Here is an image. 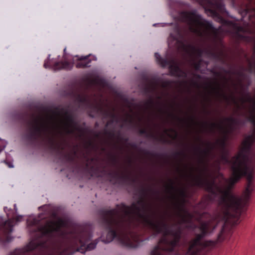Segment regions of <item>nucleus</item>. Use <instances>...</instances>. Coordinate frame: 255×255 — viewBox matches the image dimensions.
I'll list each match as a JSON object with an SVG mask.
<instances>
[{
    "label": "nucleus",
    "mask_w": 255,
    "mask_h": 255,
    "mask_svg": "<svg viewBox=\"0 0 255 255\" xmlns=\"http://www.w3.org/2000/svg\"><path fill=\"white\" fill-rule=\"evenodd\" d=\"M138 133L141 135H145L147 137H150L157 139V137L150 130H148L146 128H140L138 130Z\"/></svg>",
    "instance_id": "24"
},
{
    "label": "nucleus",
    "mask_w": 255,
    "mask_h": 255,
    "mask_svg": "<svg viewBox=\"0 0 255 255\" xmlns=\"http://www.w3.org/2000/svg\"><path fill=\"white\" fill-rule=\"evenodd\" d=\"M115 122H114V121L112 119H110V120L109 121H108V122L106 123V128H107L109 126L113 124Z\"/></svg>",
    "instance_id": "35"
},
{
    "label": "nucleus",
    "mask_w": 255,
    "mask_h": 255,
    "mask_svg": "<svg viewBox=\"0 0 255 255\" xmlns=\"http://www.w3.org/2000/svg\"><path fill=\"white\" fill-rule=\"evenodd\" d=\"M229 132L227 131H224L223 137L220 140H218L216 142V144L219 147L221 152H225L226 151V142L228 138Z\"/></svg>",
    "instance_id": "18"
},
{
    "label": "nucleus",
    "mask_w": 255,
    "mask_h": 255,
    "mask_svg": "<svg viewBox=\"0 0 255 255\" xmlns=\"http://www.w3.org/2000/svg\"><path fill=\"white\" fill-rule=\"evenodd\" d=\"M76 65V67H77V68H80V65L77 64V65Z\"/></svg>",
    "instance_id": "54"
},
{
    "label": "nucleus",
    "mask_w": 255,
    "mask_h": 255,
    "mask_svg": "<svg viewBox=\"0 0 255 255\" xmlns=\"http://www.w3.org/2000/svg\"><path fill=\"white\" fill-rule=\"evenodd\" d=\"M107 86L106 80L96 73H89L84 77L81 76V105L86 100L90 109L91 117H93L94 115L98 114L100 112L103 113L105 118L113 119L119 116L115 113L114 108L112 111L105 110L98 103V96L94 91L95 87L104 88Z\"/></svg>",
    "instance_id": "6"
},
{
    "label": "nucleus",
    "mask_w": 255,
    "mask_h": 255,
    "mask_svg": "<svg viewBox=\"0 0 255 255\" xmlns=\"http://www.w3.org/2000/svg\"><path fill=\"white\" fill-rule=\"evenodd\" d=\"M169 184L166 186L168 193L171 194L172 199L176 200L175 206L176 208L179 206H184L187 196L186 191L183 189H178L174 185V181L169 179Z\"/></svg>",
    "instance_id": "11"
},
{
    "label": "nucleus",
    "mask_w": 255,
    "mask_h": 255,
    "mask_svg": "<svg viewBox=\"0 0 255 255\" xmlns=\"http://www.w3.org/2000/svg\"><path fill=\"white\" fill-rule=\"evenodd\" d=\"M80 132H81V158L82 155V141H83L82 137H83V129H82V128L81 126Z\"/></svg>",
    "instance_id": "33"
},
{
    "label": "nucleus",
    "mask_w": 255,
    "mask_h": 255,
    "mask_svg": "<svg viewBox=\"0 0 255 255\" xmlns=\"http://www.w3.org/2000/svg\"><path fill=\"white\" fill-rule=\"evenodd\" d=\"M216 128H219L223 130V128L221 125L217 124L215 123H212L210 124V130L211 131L214 132L215 129Z\"/></svg>",
    "instance_id": "26"
},
{
    "label": "nucleus",
    "mask_w": 255,
    "mask_h": 255,
    "mask_svg": "<svg viewBox=\"0 0 255 255\" xmlns=\"http://www.w3.org/2000/svg\"><path fill=\"white\" fill-rule=\"evenodd\" d=\"M52 113L54 117L61 118L57 127L50 126L41 117L29 115L27 111L16 112L14 118L26 128L25 136L28 141L33 142L40 137H46L59 162L73 174H78L80 172V148L78 145L69 142L66 136H80V126L68 108H56Z\"/></svg>",
    "instance_id": "2"
},
{
    "label": "nucleus",
    "mask_w": 255,
    "mask_h": 255,
    "mask_svg": "<svg viewBox=\"0 0 255 255\" xmlns=\"http://www.w3.org/2000/svg\"><path fill=\"white\" fill-rule=\"evenodd\" d=\"M154 56L157 60V64H167V61L161 58L159 53L157 52L155 53Z\"/></svg>",
    "instance_id": "25"
},
{
    "label": "nucleus",
    "mask_w": 255,
    "mask_h": 255,
    "mask_svg": "<svg viewBox=\"0 0 255 255\" xmlns=\"http://www.w3.org/2000/svg\"><path fill=\"white\" fill-rule=\"evenodd\" d=\"M114 122L116 123H119L120 122V118L119 117V116H117L116 118H114L113 119H112Z\"/></svg>",
    "instance_id": "37"
},
{
    "label": "nucleus",
    "mask_w": 255,
    "mask_h": 255,
    "mask_svg": "<svg viewBox=\"0 0 255 255\" xmlns=\"http://www.w3.org/2000/svg\"><path fill=\"white\" fill-rule=\"evenodd\" d=\"M101 150H102V151H106V148H105V147H101Z\"/></svg>",
    "instance_id": "48"
},
{
    "label": "nucleus",
    "mask_w": 255,
    "mask_h": 255,
    "mask_svg": "<svg viewBox=\"0 0 255 255\" xmlns=\"http://www.w3.org/2000/svg\"><path fill=\"white\" fill-rule=\"evenodd\" d=\"M90 66V65H82V64H81V68L89 67Z\"/></svg>",
    "instance_id": "40"
},
{
    "label": "nucleus",
    "mask_w": 255,
    "mask_h": 255,
    "mask_svg": "<svg viewBox=\"0 0 255 255\" xmlns=\"http://www.w3.org/2000/svg\"><path fill=\"white\" fill-rule=\"evenodd\" d=\"M158 99H161V97L159 96V97H158Z\"/></svg>",
    "instance_id": "60"
},
{
    "label": "nucleus",
    "mask_w": 255,
    "mask_h": 255,
    "mask_svg": "<svg viewBox=\"0 0 255 255\" xmlns=\"http://www.w3.org/2000/svg\"><path fill=\"white\" fill-rule=\"evenodd\" d=\"M148 104L150 105H153V101L152 99H150L148 102Z\"/></svg>",
    "instance_id": "39"
},
{
    "label": "nucleus",
    "mask_w": 255,
    "mask_h": 255,
    "mask_svg": "<svg viewBox=\"0 0 255 255\" xmlns=\"http://www.w3.org/2000/svg\"><path fill=\"white\" fill-rule=\"evenodd\" d=\"M223 97L225 100H226L227 101L229 102V99L226 95H223Z\"/></svg>",
    "instance_id": "41"
},
{
    "label": "nucleus",
    "mask_w": 255,
    "mask_h": 255,
    "mask_svg": "<svg viewBox=\"0 0 255 255\" xmlns=\"http://www.w3.org/2000/svg\"><path fill=\"white\" fill-rule=\"evenodd\" d=\"M203 62H204V64H209V62H208V61H203Z\"/></svg>",
    "instance_id": "51"
},
{
    "label": "nucleus",
    "mask_w": 255,
    "mask_h": 255,
    "mask_svg": "<svg viewBox=\"0 0 255 255\" xmlns=\"http://www.w3.org/2000/svg\"><path fill=\"white\" fill-rule=\"evenodd\" d=\"M167 131H168L167 130H165V132H166V133H167Z\"/></svg>",
    "instance_id": "59"
},
{
    "label": "nucleus",
    "mask_w": 255,
    "mask_h": 255,
    "mask_svg": "<svg viewBox=\"0 0 255 255\" xmlns=\"http://www.w3.org/2000/svg\"><path fill=\"white\" fill-rule=\"evenodd\" d=\"M119 137L120 138L121 140H124L125 142H127L128 141V138H127L124 139L123 138L121 137L120 135L119 136Z\"/></svg>",
    "instance_id": "44"
},
{
    "label": "nucleus",
    "mask_w": 255,
    "mask_h": 255,
    "mask_svg": "<svg viewBox=\"0 0 255 255\" xmlns=\"http://www.w3.org/2000/svg\"><path fill=\"white\" fill-rule=\"evenodd\" d=\"M206 11L208 15H210L214 18L217 21L222 23H224V19L216 11L211 9H206Z\"/></svg>",
    "instance_id": "23"
},
{
    "label": "nucleus",
    "mask_w": 255,
    "mask_h": 255,
    "mask_svg": "<svg viewBox=\"0 0 255 255\" xmlns=\"http://www.w3.org/2000/svg\"><path fill=\"white\" fill-rule=\"evenodd\" d=\"M209 198H210V199L211 200H213V199H212V197L211 196H209Z\"/></svg>",
    "instance_id": "55"
},
{
    "label": "nucleus",
    "mask_w": 255,
    "mask_h": 255,
    "mask_svg": "<svg viewBox=\"0 0 255 255\" xmlns=\"http://www.w3.org/2000/svg\"><path fill=\"white\" fill-rule=\"evenodd\" d=\"M4 211L6 213L8 219L0 225V241L8 243L11 242L13 238L9 234L12 231L14 222H20L22 216L18 215L15 218H10V213L7 212L10 211V210L4 207Z\"/></svg>",
    "instance_id": "10"
},
{
    "label": "nucleus",
    "mask_w": 255,
    "mask_h": 255,
    "mask_svg": "<svg viewBox=\"0 0 255 255\" xmlns=\"http://www.w3.org/2000/svg\"><path fill=\"white\" fill-rule=\"evenodd\" d=\"M3 162L5 163L9 168H12L13 167L12 164L11 162H8L6 160H3Z\"/></svg>",
    "instance_id": "36"
},
{
    "label": "nucleus",
    "mask_w": 255,
    "mask_h": 255,
    "mask_svg": "<svg viewBox=\"0 0 255 255\" xmlns=\"http://www.w3.org/2000/svg\"><path fill=\"white\" fill-rule=\"evenodd\" d=\"M162 67L164 68L167 65H161ZM170 74L174 76L181 78H186L187 73L183 71L179 67L180 65H168Z\"/></svg>",
    "instance_id": "16"
},
{
    "label": "nucleus",
    "mask_w": 255,
    "mask_h": 255,
    "mask_svg": "<svg viewBox=\"0 0 255 255\" xmlns=\"http://www.w3.org/2000/svg\"><path fill=\"white\" fill-rule=\"evenodd\" d=\"M70 65H43L45 69H49L54 72L65 69Z\"/></svg>",
    "instance_id": "21"
},
{
    "label": "nucleus",
    "mask_w": 255,
    "mask_h": 255,
    "mask_svg": "<svg viewBox=\"0 0 255 255\" xmlns=\"http://www.w3.org/2000/svg\"><path fill=\"white\" fill-rule=\"evenodd\" d=\"M255 141V135H249L243 142L244 148L246 150H250Z\"/></svg>",
    "instance_id": "19"
},
{
    "label": "nucleus",
    "mask_w": 255,
    "mask_h": 255,
    "mask_svg": "<svg viewBox=\"0 0 255 255\" xmlns=\"http://www.w3.org/2000/svg\"><path fill=\"white\" fill-rule=\"evenodd\" d=\"M171 130L172 131H173V132H175V136H174V138H176L177 137V132L175 130H174L173 129H171Z\"/></svg>",
    "instance_id": "42"
},
{
    "label": "nucleus",
    "mask_w": 255,
    "mask_h": 255,
    "mask_svg": "<svg viewBox=\"0 0 255 255\" xmlns=\"http://www.w3.org/2000/svg\"><path fill=\"white\" fill-rule=\"evenodd\" d=\"M145 154L147 155H150L152 156H155L156 154L152 153L151 152L148 151H145Z\"/></svg>",
    "instance_id": "38"
},
{
    "label": "nucleus",
    "mask_w": 255,
    "mask_h": 255,
    "mask_svg": "<svg viewBox=\"0 0 255 255\" xmlns=\"http://www.w3.org/2000/svg\"><path fill=\"white\" fill-rule=\"evenodd\" d=\"M2 219H0V225H1L2 223H4V222H2ZM5 221H4L5 222Z\"/></svg>",
    "instance_id": "52"
},
{
    "label": "nucleus",
    "mask_w": 255,
    "mask_h": 255,
    "mask_svg": "<svg viewBox=\"0 0 255 255\" xmlns=\"http://www.w3.org/2000/svg\"><path fill=\"white\" fill-rule=\"evenodd\" d=\"M196 10L183 13L185 21L189 25L190 30L205 38L206 43L201 48L192 44L185 46V50L194 59L202 62V58L223 61L226 58V48L222 41V34L227 32V25L223 24L215 28L210 21L203 19L196 13Z\"/></svg>",
    "instance_id": "5"
},
{
    "label": "nucleus",
    "mask_w": 255,
    "mask_h": 255,
    "mask_svg": "<svg viewBox=\"0 0 255 255\" xmlns=\"http://www.w3.org/2000/svg\"><path fill=\"white\" fill-rule=\"evenodd\" d=\"M131 146L133 147V148H136V145L135 144H132L131 145Z\"/></svg>",
    "instance_id": "49"
},
{
    "label": "nucleus",
    "mask_w": 255,
    "mask_h": 255,
    "mask_svg": "<svg viewBox=\"0 0 255 255\" xmlns=\"http://www.w3.org/2000/svg\"><path fill=\"white\" fill-rule=\"evenodd\" d=\"M128 118H125L123 119V121L125 123H128L129 124H133V119L131 116L129 115H128Z\"/></svg>",
    "instance_id": "28"
},
{
    "label": "nucleus",
    "mask_w": 255,
    "mask_h": 255,
    "mask_svg": "<svg viewBox=\"0 0 255 255\" xmlns=\"http://www.w3.org/2000/svg\"><path fill=\"white\" fill-rule=\"evenodd\" d=\"M191 64H197V63H196L195 62H193Z\"/></svg>",
    "instance_id": "56"
},
{
    "label": "nucleus",
    "mask_w": 255,
    "mask_h": 255,
    "mask_svg": "<svg viewBox=\"0 0 255 255\" xmlns=\"http://www.w3.org/2000/svg\"><path fill=\"white\" fill-rule=\"evenodd\" d=\"M248 102L252 104L251 110L250 111V116L248 117V121L253 125L254 127L253 133L251 135H255V101L250 97H248Z\"/></svg>",
    "instance_id": "17"
},
{
    "label": "nucleus",
    "mask_w": 255,
    "mask_h": 255,
    "mask_svg": "<svg viewBox=\"0 0 255 255\" xmlns=\"http://www.w3.org/2000/svg\"><path fill=\"white\" fill-rule=\"evenodd\" d=\"M14 209L15 210V213H16L17 210V208H16V204H14Z\"/></svg>",
    "instance_id": "47"
},
{
    "label": "nucleus",
    "mask_w": 255,
    "mask_h": 255,
    "mask_svg": "<svg viewBox=\"0 0 255 255\" xmlns=\"http://www.w3.org/2000/svg\"><path fill=\"white\" fill-rule=\"evenodd\" d=\"M227 151L222 152L221 158L227 163H231L232 176L229 179L231 186H233L238 182L243 176H245L247 183L246 189L244 192L243 197H236L241 199L242 208H245L248 205L251 195L254 189L253 183L254 169L248 165V157L243 153L233 157L232 160H230L228 157Z\"/></svg>",
    "instance_id": "7"
},
{
    "label": "nucleus",
    "mask_w": 255,
    "mask_h": 255,
    "mask_svg": "<svg viewBox=\"0 0 255 255\" xmlns=\"http://www.w3.org/2000/svg\"><path fill=\"white\" fill-rule=\"evenodd\" d=\"M143 79L146 83L143 88V91L145 94L150 95L156 90L158 82L155 77H152L151 79L149 80L148 77L144 76Z\"/></svg>",
    "instance_id": "12"
},
{
    "label": "nucleus",
    "mask_w": 255,
    "mask_h": 255,
    "mask_svg": "<svg viewBox=\"0 0 255 255\" xmlns=\"http://www.w3.org/2000/svg\"><path fill=\"white\" fill-rule=\"evenodd\" d=\"M81 64H90L97 61V57L95 55L90 54L87 56H81Z\"/></svg>",
    "instance_id": "20"
},
{
    "label": "nucleus",
    "mask_w": 255,
    "mask_h": 255,
    "mask_svg": "<svg viewBox=\"0 0 255 255\" xmlns=\"http://www.w3.org/2000/svg\"><path fill=\"white\" fill-rule=\"evenodd\" d=\"M225 120L229 124V129L224 130V131H228L230 133L233 130L234 126L238 124V121L233 117L226 118Z\"/></svg>",
    "instance_id": "22"
},
{
    "label": "nucleus",
    "mask_w": 255,
    "mask_h": 255,
    "mask_svg": "<svg viewBox=\"0 0 255 255\" xmlns=\"http://www.w3.org/2000/svg\"><path fill=\"white\" fill-rule=\"evenodd\" d=\"M131 162H132V161H131V159H129L128 160V163H129V164L130 165H131Z\"/></svg>",
    "instance_id": "50"
},
{
    "label": "nucleus",
    "mask_w": 255,
    "mask_h": 255,
    "mask_svg": "<svg viewBox=\"0 0 255 255\" xmlns=\"http://www.w3.org/2000/svg\"><path fill=\"white\" fill-rule=\"evenodd\" d=\"M206 145L207 147L205 149H202L200 147L198 148V150L200 151L201 156V161L202 163L206 164L207 163L206 160L212 154L213 150L215 147V145L210 142H207Z\"/></svg>",
    "instance_id": "14"
},
{
    "label": "nucleus",
    "mask_w": 255,
    "mask_h": 255,
    "mask_svg": "<svg viewBox=\"0 0 255 255\" xmlns=\"http://www.w3.org/2000/svg\"><path fill=\"white\" fill-rule=\"evenodd\" d=\"M171 116H173V117L174 118H177L178 120L180 121H182L183 120L182 119H181L180 118H179V117H177V116H174V115L173 114H170Z\"/></svg>",
    "instance_id": "43"
},
{
    "label": "nucleus",
    "mask_w": 255,
    "mask_h": 255,
    "mask_svg": "<svg viewBox=\"0 0 255 255\" xmlns=\"http://www.w3.org/2000/svg\"><path fill=\"white\" fill-rule=\"evenodd\" d=\"M232 99H233V100L234 102H235V103H236V100H235V98H234V97H233V98H232Z\"/></svg>",
    "instance_id": "53"
},
{
    "label": "nucleus",
    "mask_w": 255,
    "mask_h": 255,
    "mask_svg": "<svg viewBox=\"0 0 255 255\" xmlns=\"http://www.w3.org/2000/svg\"><path fill=\"white\" fill-rule=\"evenodd\" d=\"M109 159L111 164L117 168V170L111 171L109 175L115 183H125L127 181L135 182L136 180L131 177L130 173L127 168L123 169L119 164V157L117 155L112 153L109 154Z\"/></svg>",
    "instance_id": "8"
},
{
    "label": "nucleus",
    "mask_w": 255,
    "mask_h": 255,
    "mask_svg": "<svg viewBox=\"0 0 255 255\" xmlns=\"http://www.w3.org/2000/svg\"><path fill=\"white\" fill-rule=\"evenodd\" d=\"M46 63H54V64H58L56 61H55L53 59V58H51V55H49L48 57H47V59L46 61Z\"/></svg>",
    "instance_id": "31"
},
{
    "label": "nucleus",
    "mask_w": 255,
    "mask_h": 255,
    "mask_svg": "<svg viewBox=\"0 0 255 255\" xmlns=\"http://www.w3.org/2000/svg\"><path fill=\"white\" fill-rule=\"evenodd\" d=\"M194 65L195 66V68H196V69H198V68H199L200 67H201V65L197 64V65Z\"/></svg>",
    "instance_id": "45"
},
{
    "label": "nucleus",
    "mask_w": 255,
    "mask_h": 255,
    "mask_svg": "<svg viewBox=\"0 0 255 255\" xmlns=\"http://www.w3.org/2000/svg\"><path fill=\"white\" fill-rule=\"evenodd\" d=\"M103 237L102 236L94 242L88 243L92 238V226L90 224H87L84 226L81 223V254H84L86 251L94 249L99 241Z\"/></svg>",
    "instance_id": "9"
},
{
    "label": "nucleus",
    "mask_w": 255,
    "mask_h": 255,
    "mask_svg": "<svg viewBox=\"0 0 255 255\" xmlns=\"http://www.w3.org/2000/svg\"><path fill=\"white\" fill-rule=\"evenodd\" d=\"M190 120V121H191V122L192 123H194L195 122L194 118H193V117L191 118Z\"/></svg>",
    "instance_id": "46"
},
{
    "label": "nucleus",
    "mask_w": 255,
    "mask_h": 255,
    "mask_svg": "<svg viewBox=\"0 0 255 255\" xmlns=\"http://www.w3.org/2000/svg\"><path fill=\"white\" fill-rule=\"evenodd\" d=\"M6 146L5 141L0 140V153L4 149Z\"/></svg>",
    "instance_id": "29"
},
{
    "label": "nucleus",
    "mask_w": 255,
    "mask_h": 255,
    "mask_svg": "<svg viewBox=\"0 0 255 255\" xmlns=\"http://www.w3.org/2000/svg\"><path fill=\"white\" fill-rule=\"evenodd\" d=\"M65 95L69 98L75 99L77 101H80V83L76 82L72 83L69 88Z\"/></svg>",
    "instance_id": "13"
},
{
    "label": "nucleus",
    "mask_w": 255,
    "mask_h": 255,
    "mask_svg": "<svg viewBox=\"0 0 255 255\" xmlns=\"http://www.w3.org/2000/svg\"><path fill=\"white\" fill-rule=\"evenodd\" d=\"M174 154L175 156H176V157H178V156H181L185 157V156H186L185 153L183 151H177V152H175Z\"/></svg>",
    "instance_id": "32"
},
{
    "label": "nucleus",
    "mask_w": 255,
    "mask_h": 255,
    "mask_svg": "<svg viewBox=\"0 0 255 255\" xmlns=\"http://www.w3.org/2000/svg\"><path fill=\"white\" fill-rule=\"evenodd\" d=\"M104 133L105 134L108 135L111 137H114L115 136V133L113 131H108L106 128L104 129Z\"/></svg>",
    "instance_id": "30"
},
{
    "label": "nucleus",
    "mask_w": 255,
    "mask_h": 255,
    "mask_svg": "<svg viewBox=\"0 0 255 255\" xmlns=\"http://www.w3.org/2000/svg\"><path fill=\"white\" fill-rule=\"evenodd\" d=\"M158 194L151 188L141 187L139 190L140 198L136 203L130 206L124 203L117 204V209L99 211L100 219L107 231L106 238L102 239L105 243H109L116 239L122 244L130 248H135L141 243L148 240L143 239V235L146 232L152 233L153 238L162 234L158 244L151 252V255H167V254L177 253L182 234L181 225L186 224L185 228L195 229L196 226L192 222L193 215L184 208H176L177 215L180 220L175 229L170 228L164 216L157 217L155 214L152 216L147 215L148 210L146 198L148 193Z\"/></svg>",
    "instance_id": "1"
},
{
    "label": "nucleus",
    "mask_w": 255,
    "mask_h": 255,
    "mask_svg": "<svg viewBox=\"0 0 255 255\" xmlns=\"http://www.w3.org/2000/svg\"><path fill=\"white\" fill-rule=\"evenodd\" d=\"M158 139L159 141H160L163 143H170V141L169 140H168V139H167L166 138H165L163 137H161Z\"/></svg>",
    "instance_id": "34"
},
{
    "label": "nucleus",
    "mask_w": 255,
    "mask_h": 255,
    "mask_svg": "<svg viewBox=\"0 0 255 255\" xmlns=\"http://www.w3.org/2000/svg\"><path fill=\"white\" fill-rule=\"evenodd\" d=\"M94 136V138H90L86 142V147L91 152H97L99 150V145L97 142L96 138H99L101 137V133L95 132Z\"/></svg>",
    "instance_id": "15"
},
{
    "label": "nucleus",
    "mask_w": 255,
    "mask_h": 255,
    "mask_svg": "<svg viewBox=\"0 0 255 255\" xmlns=\"http://www.w3.org/2000/svg\"><path fill=\"white\" fill-rule=\"evenodd\" d=\"M96 127H98V124L97 123H96Z\"/></svg>",
    "instance_id": "57"
},
{
    "label": "nucleus",
    "mask_w": 255,
    "mask_h": 255,
    "mask_svg": "<svg viewBox=\"0 0 255 255\" xmlns=\"http://www.w3.org/2000/svg\"><path fill=\"white\" fill-rule=\"evenodd\" d=\"M215 4L218 8H219L221 10H223L225 8V4L223 2V1H221V0H220V1H219L218 2H216L215 3Z\"/></svg>",
    "instance_id": "27"
},
{
    "label": "nucleus",
    "mask_w": 255,
    "mask_h": 255,
    "mask_svg": "<svg viewBox=\"0 0 255 255\" xmlns=\"http://www.w3.org/2000/svg\"><path fill=\"white\" fill-rule=\"evenodd\" d=\"M208 166H205L200 174L193 178V184L204 188L212 195L220 194L219 211L213 216L206 212L201 215V218L207 216L210 220L201 222L199 228L201 233L196 234L195 238L189 242L187 255H200L201 249H211L223 242L225 239L226 225L232 222L238 224L244 209L242 208L241 199L236 197L230 188L223 189L216 184L214 180L208 179Z\"/></svg>",
    "instance_id": "3"
},
{
    "label": "nucleus",
    "mask_w": 255,
    "mask_h": 255,
    "mask_svg": "<svg viewBox=\"0 0 255 255\" xmlns=\"http://www.w3.org/2000/svg\"><path fill=\"white\" fill-rule=\"evenodd\" d=\"M66 52V48L64 49V52L65 53Z\"/></svg>",
    "instance_id": "58"
},
{
    "label": "nucleus",
    "mask_w": 255,
    "mask_h": 255,
    "mask_svg": "<svg viewBox=\"0 0 255 255\" xmlns=\"http://www.w3.org/2000/svg\"><path fill=\"white\" fill-rule=\"evenodd\" d=\"M64 222L47 220L42 224L39 218L28 223L32 240L24 248L15 249L8 255H72L80 252V234L74 230L62 229Z\"/></svg>",
    "instance_id": "4"
}]
</instances>
